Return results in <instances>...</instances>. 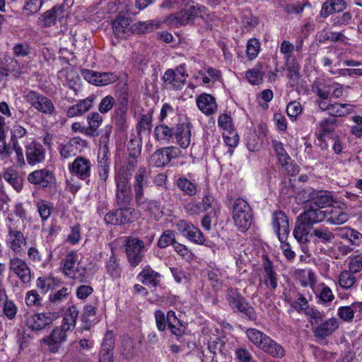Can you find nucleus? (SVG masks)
I'll return each instance as SVG.
<instances>
[{"label":"nucleus","mask_w":362,"mask_h":362,"mask_svg":"<svg viewBox=\"0 0 362 362\" xmlns=\"http://www.w3.org/2000/svg\"><path fill=\"white\" fill-rule=\"evenodd\" d=\"M79 142L77 139L74 138L65 144L60 145L59 153L62 158L64 159L74 156L78 153Z\"/></svg>","instance_id":"c03bdc74"},{"label":"nucleus","mask_w":362,"mask_h":362,"mask_svg":"<svg viewBox=\"0 0 362 362\" xmlns=\"http://www.w3.org/2000/svg\"><path fill=\"white\" fill-rule=\"evenodd\" d=\"M154 235L146 236L144 240L137 238H129L126 243V253L128 262L132 267L137 266L143 259L142 251L146 246H150L153 240Z\"/></svg>","instance_id":"f03ea898"},{"label":"nucleus","mask_w":362,"mask_h":362,"mask_svg":"<svg viewBox=\"0 0 362 362\" xmlns=\"http://www.w3.org/2000/svg\"><path fill=\"white\" fill-rule=\"evenodd\" d=\"M26 134V129L20 125L15 126L12 130L11 144L13 146V149L16 153V164L20 167L25 165V160L23 148L20 146L18 139L23 137Z\"/></svg>","instance_id":"4468645a"},{"label":"nucleus","mask_w":362,"mask_h":362,"mask_svg":"<svg viewBox=\"0 0 362 362\" xmlns=\"http://www.w3.org/2000/svg\"><path fill=\"white\" fill-rule=\"evenodd\" d=\"M272 223L279 240H286L290 233L289 220L281 210L275 211L272 216Z\"/></svg>","instance_id":"0eeeda50"},{"label":"nucleus","mask_w":362,"mask_h":362,"mask_svg":"<svg viewBox=\"0 0 362 362\" xmlns=\"http://www.w3.org/2000/svg\"><path fill=\"white\" fill-rule=\"evenodd\" d=\"M141 138L131 139L127 144V151L129 156L138 157L141 153Z\"/></svg>","instance_id":"774afa93"},{"label":"nucleus","mask_w":362,"mask_h":362,"mask_svg":"<svg viewBox=\"0 0 362 362\" xmlns=\"http://www.w3.org/2000/svg\"><path fill=\"white\" fill-rule=\"evenodd\" d=\"M25 302L28 307H37L41 305L42 297L37 291L30 290L25 295Z\"/></svg>","instance_id":"69168bd1"},{"label":"nucleus","mask_w":362,"mask_h":362,"mask_svg":"<svg viewBox=\"0 0 362 362\" xmlns=\"http://www.w3.org/2000/svg\"><path fill=\"white\" fill-rule=\"evenodd\" d=\"M61 326L52 330L51 334L42 339L43 343L47 344L49 349L52 353L58 351L59 346L66 340V332Z\"/></svg>","instance_id":"f3484780"},{"label":"nucleus","mask_w":362,"mask_h":362,"mask_svg":"<svg viewBox=\"0 0 362 362\" xmlns=\"http://www.w3.org/2000/svg\"><path fill=\"white\" fill-rule=\"evenodd\" d=\"M136 206L148 212L151 215L157 218L163 214L160 204L158 202L145 198L144 203L136 204Z\"/></svg>","instance_id":"a18cd8bd"},{"label":"nucleus","mask_w":362,"mask_h":362,"mask_svg":"<svg viewBox=\"0 0 362 362\" xmlns=\"http://www.w3.org/2000/svg\"><path fill=\"white\" fill-rule=\"evenodd\" d=\"M329 109L328 114L332 117H345L354 110V106L346 103H334Z\"/></svg>","instance_id":"de8ad7c7"},{"label":"nucleus","mask_w":362,"mask_h":362,"mask_svg":"<svg viewBox=\"0 0 362 362\" xmlns=\"http://www.w3.org/2000/svg\"><path fill=\"white\" fill-rule=\"evenodd\" d=\"M175 232L171 230H165L158 241V247L165 248L170 245H174L175 243Z\"/></svg>","instance_id":"e2e57ef3"},{"label":"nucleus","mask_w":362,"mask_h":362,"mask_svg":"<svg viewBox=\"0 0 362 362\" xmlns=\"http://www.w3.org/2000/svg\"><path fill=\"white\" fill-rule=\"evenodd\" d=\"M260 51V43L256 38L250 39L247 45V55L250 59L256 58Z\"/></svg>","instance_id":"338daca9"},{"label":"nucleus","mask_w":362,"mask_h":362,"mask_svg":"<svg viewBox=\"0 0 362 362\" xmlns=\"http://www.w3.org/2000/svg\"><path fill=\"white\" fill-rule=\"evenodd\" d=\"M148 172L146 167H139L134 175L133 183V192L136 204L144 203V199L146 198L144 190L148 187Z\"/></svg>","instance_id":"423d86ee"},{"label":"nucleus","mask_w":362,"mask_h":362,"mask_svg":"<svg viewBox=\"0 0 362 362\" xmlns=\"http://www.w3.org/2000/svg\"><path fill=\"white\" fill-rule=\"evenodd\" d=\"M25 100L37 111L45 115H52L56 109L52 100L35 90L25 93Z\"/></svg>","instance_id":"7ed1b4c3"},{"label":"nucleus","mask_w":362,"mask_h":362,"mask_svg":"<svg viewBox=\"0 0 362 362\" xmlns=\"http://www.w3.org/2000/svg\"><path fill=\"white\" fill-rule=\"evenodd\" d=\"M160 23L156 21H139L132 25L134 31L139 33H149L159 28Z\"/></svg>","instance_id":"5fc2aeb1"},{"label":"nucleus","mask_w":362,"mask_h":362,"mask_svg":"<svg viewBox=\"0 0 362 362\" xmlns=\"http://www.w3.org/2000/svg\"><path fill=\"white\" fill-rule=\"evenodd\" d=\"M88 127L85 130V134L89 136H98V128L103 122V117L98 112H92L87 117Z\"/></svg>","instance_id":"c9c22d12"},{"label":"nucleus","mask_w":362,"mask_h":362,"mask_svg":"<svg viewBox=\"0 0 362 362\" xmlns=\"http://www.w3.org/2000/svg\"><path fill=\"white\" fill-rule=\"evenodd\" d=\"M81 73L88 83L99 86H107L119 79V76L113 72H98L90 69H82Z\"/></svg>","instance_id":"39448f33"},{"label":"nucleus","mask_w":362,"mask_h":362,"mask_svg":"<svg viewBox=\"0 0 362 362\" xmlns=\"http://www.w3.org/2000/svg\"><path fill=\"white\" fill-rule=\"evenodd\" d=\"M156 138L158 140L169 141L173 138L174 133L173 129L165 124H160L156 127L154 130Z\"/></svg>","instance_id":"680f3d73"},{"label":"nucleus","mask_w":362,"mask_h":362,"mask_svg":"<svg viewBox=\"0 0 362 362\" xmlns=\"http://www.w3.org/2000/svg\"><path fill=\"white\" fill-rule=\"evenodd\" d=\"M285 66L287 70L286 76L289 78L290 84L291 86H295L299 78H300V66L294 60H290L289 57H286V62H285Z\"/></svg>","instance_id":"a19ab883"},{"label":"nucleus","mask_w":362,"mask_h":362,"mask_svg":"<svg viewBox=\"0 0 362 362\" xmlns=\"http://www.w3.org/2000/svg\"><path fill=\"white\" fill-rule=\"evenodd\" d=\"M69 294V289L65 287H63L53 294H50L49 297V306L52 307L57 305L60 303L67 300Z\"/></svg>","instance_id":"4d7b16f0"},{"label":"nucleus","mask_w":362,"mask_h":362,"mask_svg":"<svg viewBox=\"0 0 362 362\" xmlns=\"http://www.w3.org/2000/svg\"><path fill=\"white\" fill-rule=\"evenodd\" d=\"M187 74L185 73L183 66H180L175 70L168 69L163 79L167 85H170L173 88L179 90L182 88L186 81Z\"/></svg>","instance_id":"9d476101"},{"label":"nucleus","mask_w":362,"mask_h":362,"mask_svg":"<svg viewBox=\"0 0 362 362\" xmlns=\"http://www.w3.org/2000/svg\"><path fill=\"white\" fill-rule=\"evenodd\" d=\"M346 8L345 0H327L322 6L320 16L327 18L334 13H339Z\"/></svg>","instance_id":"c85d7f7f"},{"label":"nucleus","mask_w":362,"mask_h":362,"mask_svg":"<svg viewBox=\"0 0 362 362\" xmlns=\"http://www.w3.org/2000/svg\"><path fill=\"white\" fill-rule=\"evenodd\" d=\"M78 316V310L74 305L69 307L64 313L62 327L64 329L71 330L75 327Z\"/></svg>","instance_id":"37998d69"},{"label":"nucleus","mask_w":362,"mask_h":362,"mask_svg":"<svg viewBox=\"0 0 362 362\" xmlns=\"http://www.w3.org/2000/svg\"><path fill=\"white\" fill-rule=\"evenodd\" d=\"M58 317L57 313H40L30 316L26 321L28 328L33 331H40Z\"/></svg>","instance_id":"1a4fd4ad"},{"label":"nucleus","mask_w":362,"mask_h":362,"mask_svg":"<svg viewBox=\"0 0 362 362\" xmlns=\"http://www.w3.org/2000/svg\"><path fill=\"white\" fill-rule=\"evenodd\" d=\"M9 269L16 274L20 280L28 284L31 280V272L25 261L18 257L11 258L9 261Z\"/></svg>","instance_id":"ddd939ff"},{"label":"nucleus","mask_w":362,"mask_h":362,"mask_svg":"<svg viewBox=\"0 0 362 362\" xmlns=\"http://www.w3.org/2000/svg\"><path fill=\"white\" fill-rule=\"evenodd\" d=\"M312 226L298 216L296 221L293 235L298 242L304 243L308 241V235Z\"/></svg>","instance_id":"2f4dec72"},{"label":"nucleus","mask_w":362,"mask_h":362,"mask_svg":"<svg viewBox=\"0 0 362 362\" xmlns=\"http://www.w3.org/2000/svg\"><path fill=\"white\" fill-rule=\"evenodd\" d=\"M339 327L337 318L332 317L325 320L313 328V332L317 341H322L332 335Z\"/></svg>","instance_id":"2eb2a0df"},{"label":"nucleus","mask_w":362,"mask_h":362,"mask_svg":"<svg viewBox=\"0 0 362 362\" xmlns=\"http://www.w3.org/2000/svg\"><path fill=\"white\" fill-rule=\"evenodd\" d=\"M333 202L334 198L332 192L328 191H319L313 195L310 204H312L317 208L322 209L324 207L329 206Z\"/></svg>","instance_id":"4c0bfd02"},{"label":"nucleus","mask_w":362,"mask_h":362,"mask_svg":"<svg viewBox=\"0 0 362 362\" xmlns=\"http://www.w3.org/2000/svg\"><path fill=\"white\" fill-rule=\"evenodd\" d=\"M37 207L42 220H47L54 210V207L52 204L43 200L39 201L37 203Z\"/></svg>","instance_id":"0e129e2a"},{"label":"nucleus","mask_w":362,"mask_h":362,"mask_svg":"<svg viewBox=\"0 0 362 362\" xmlns=\"http://www.w3.org/2000/svg\"><path fill=\"white\" fill-rule=\"evenodd\" d=\"M78 259L77 253L70 252L63 259V271L65 274L71 278H76L75 264Z\"/></svg>","instance_id":"79ce46f5"},{"label":"nucleus","mask_w":362,"mask_h":362,"mask_svg":"<svg viewBox=\"0 0 362 362\" xmlns=\"http://www.w3.org/2000/svg\"><path fill=\"white\" fill-rule=\"evenodd\" d=\"M97 308L92 305H86L83 308L81 315L82 321L86 324V329H89L92 322L95 320Z\"/></svg>","instance_id":"13d9d810"},{"label":"nucleus","mask_w":362,"mask_h":362,"mask_svg":"<svg viewBox=\"0 0 362 362\" xmlns=\"http://www.w3.org/2000/svg\"><path fill=\"white\" fill-rule=\"evenodd\" d=\"M272 146L280 165H286L291 160V157L286 153L284 144L279 141L272 140Z\"/></svg>","instance_id":"603ef678"},{"label":"nucleus","mask_w":362,"mask_h":362,"mask_svg":"<svg viewBox=\"0 0 362 362\" xmlns=\"http://www.w3.org/2000/svg\"><path fill=\"white\" fill-rule=\"evenodd\" d=\"M286 301L298 312H300L308 308V300L296 290H290L288 296H286Z\"/></svg>","instance_id":"cd10ccee"},{"label":"nucleus","mask_w":362,"mask_h":362,"mask_svg":"<svg viewBox=\"0 0 362 362\" xmlns=\"http://www.w3.org/2000/svg\"><path fill=\"white\" fill-rule=\"evenodd\" d=\"M174 135L180 147L186 148L190 145L191 127L188 123L178 124Z\"/></svg>","instance_id":"a878e982"},{"label":"nucleus","mask_w":362,"mask_h":362,"mask_svg":"<svg viewBox=\"0 0 362 362\" xmlns=\"http://www.w3.org/2000/svg\"><path fill=\"white\" fill-rule=\"evenodd\" d=\"M173 149V147H167L154 152L150 158L151 164L156 167H163L168 164L172 158Z\"/></svg>","instance_id":"c756f323"},{"label":"nucleus","mask_w":362,"mask_h":362,"mask_svg":"<svg viewBox=\"0 0 362 362\" xmlns=\"http://www.w3.org/2000/svg\"><path fill=\"white\" fill-rule=\"evenodd\" d=\"M356 273L351 269L341 271L337 276L338 284L343 290H349L355 288L357 284V279L355 276Z\"/></svg>","instance_id":"f704fd0d"},{"label":"nucleus","mask_w":362,"mask_h":362,"mask_svg":"<svg viewBox=\"0 0 362 362\" xmlns=\"http://www.w3.org/2000/svg\"><path fill=\"white\" fill-rule=\"evenodd\" d=\"M299 216L311 226L325 219L324 210L314 206L312 204Z\"/></svg>","instance_id":"b1692460"},{"label":"nucleus","mask_w":362,"mask_h":362,"mask_svg":"<svg viewBox=\"0 0 362 362\" xmlns=\"http://www.w3.org/2000/svg\"><path fill=\"white\" fill-rule=\"evenodd\" d=\"M62 13L60 7L54 6L50 10L43 13L38 18V24L45 28L55 25L59 16Z\"/></svg>","instance_id":"72a5a7b5"},{"label":"nucleus","mask_w":362,"mask_h":362,"mask_svg":"<svg viewBox=\"0 0 362 362\" xmlns=\"http://www.w3.org/2000/svg\"><path fill=\"white\" fill-rule=\"evenodd\" d=\"M313 234L324 244L332 242L334 238V233L327 227L317 228L313 230Z\"/></svg>","instance_id":"6e6d98bb"},{"label":"nucleus","mask_w":362,"mask_h":362,"mask_svg":"<svg viewBox=\"0 0 362 362\" xmlns=\"http://www.w3.org/2000/svg\"><path fill=\"white\" fill-rule=\"evenodd\" d=\"M177 226L179 231L189 240L199 245L204 244L205 241L204 236L197 227L185 220L180 221L177 223Z\"/></svg>","instance_id":"f8f14e48"},{"label":"nucleus","mask_w":362,"mask_h":362,"mask_svg":"<svg viewBox=\"0 0 362 362\" xmlns=\"http://www.w3.org/2000/svg\"><path fill=\"white\" fill-rule=\"evenodd\" d=\"M25 242V239L23 234L16 229L9 227L7 243L8 247L13 252H19L21 247V245Z\"/></svg>","instance_id":"e433bc0d"},{"label":"nucleus","mask_w":362,"mask_h":362,"mask_svg":"<svg viewBox=\"0 0 362 362\" xmlns=\"http://www.w3.org/2000/svg\"><path fill=\"white\" fill-rule=\"evenodd\" d=\"M131 176V173H127L124 168L119 169L115 177L117 192H131V185L129 183V179Z\"/></svg>","instance_id":"ea45409f"},{"label":"nucleus","mask_w":362,"mask_h":362,"mask_svg":"<svg viewBox=\"0 0 362 362\" xmlns=\"http://www.w3.org/2000/svg\"><path fill=\"white\" fill-rule=\"evenodd\" d=\"M160 277V274L153 270L149 266L145 267L138 275V278L143 284L151 287L158 286Z\"/></svg>","instance_id":"7c9ffc66"},{"label":"nucleus","mask_w":362,"mask_h":362,"mask_svg":"<svg viewBox=\"0 0 362 362\" xmlns=\"http://www.w3.org/2000/svg\"><path fill=\"white\" fill-rule=\"evenodd\" d=\"M115 346V339L112 332H107L99 353L98 362H113L112 349Z\"/></svg>","instance_id":"aec40b11"},{"label":"nucleus","mask_w":362,"mask_h":362,"mask_svg":"<svg viewBox=\"0 0 362 362\" xmlns=\"http://www.w3.org/2000/svg\"><path fill=\"white\" fill-rule=\"evenodd\" d=\"M112 29L117 37L126 38L132 29V27H130V19L119 15L112 23Z\"/></svg>","instance_id":"393cba45"},{"label":"nucleus","mask_w":362,"mask_h":362,"mask_svg":"<svg viewBox=\"0 0 362 362\" xmlns=\"http://www.w3.org/2000/svg\"><path fill=\"white\" fill-rule=\"evenodd\" d=\"M90 162L88 158L78 156L69 166V170L71 173L76 175L81 180H86L90 175Z\"/></svg>","instance_id":"a211bd4d"},{"label":"nucleus","mask_w":362,"mask_h":362,"mask_svg":"<svg viewBox=\"0 0 362 362\" xmlns=\"http://www.w3.org/2000/svg\"><path fill=\"white\" fill-rule=\"evenodd\" d=\"M117 213L118 225L132 223L140 217L139 211L130 207H119Z\"/></svg>","instance_id":"473e14b6"},{"label":"nucleus","mask_w":362,"mask_h":362,"mask_svg":"<svg viewBox=\"0 0 362 362\" xmlns=\"http://www.w3.org/2000/svg\"><path fill=\"white\" fill-rule=\"evenodd\" d=\"M119 351L127 358L133 357L136 352L133 339L128 336H124L122 339Z\"/></svg>","instance_id":"3c124183"},{"label":"nucleus","mask_w":362,"mask_h":362,"mask_svg":"<svg viewBox=\"0 0 362 362\" xmlns=\"http://www.w3.org/2000/svg\"><path fill=\"white\" fill-rule=\"evenodd\" d=\"M207 15V9L204 6L192 5L188 8L170 14L164 19V23L169 26L178 28L192 22L196 18H203Z\"/></svg>","instance_id":"f257e3e1"},{"label":"nucleus","mask_w":362,"mask_h":362,"mask_svg":"<svg viewBox=\"0 0 362 362\" xmlns=\"http://www.w3.org/2000/svg\"><path fill=\"white\" fill-rule=\"evenodd\" d=\"M153 110H149L148 113L142 115L137 123L136 130L139 136L141 134L148 136L150 134L152 128Z\"/></svg>","instance_id":"58836bf2"},{"label":"nucleus","mask_w":362,"mask_h":362,"mask_svg":"<svg viewBox=\"0 0 362 362\" xmlns=\"http://www.w3.org/2000/svg\"><path fill=\"white\" fill-rule=\"evenodd\" d=\"M259 349L275 358H282L286 354L284 348L270 337L266 338Z\"/></svg>","instance_id":"4be33fe9"},{"label":"nucleus","mask_w":362,"mask_h":362,"mask_svg":"<svg viewBox=\"0 0 362 362\" xmlns=\"http://www.w3.org/2000/svg\"><path fill=\"white\" fill-rule=\"evenodd\" d=\"M4 180L7 181L18 192L23 187V180L14 170L7 169L3 175Z\"/></svg>","instance_id":"8fccbe9b"},{"label":"nucleus","mask_w":362,"mask_h":362,"mask_svg":"<svg viewBox=\"0 0 362 362\" xmlns=\"http://www.w3.org/2000/svg\"><path fill=\"white\" fill-rule=\"evenodd\" d=\"M28 180L31 184L45 188L50 186L54 182L55 177L53 172L47 168H43L29 173Z\"/></svg>","instance_id":"9b49d317"},{"label":"nucleus","mask_w":362,"mask_h":362,"mask_svg":"<svg viewBox=\"0 0 362 362\" xmlns=\"http://www.w3.org/2000/svg\"><path fill=\"white\" fill-rule=\"evenodd\" d=\"M262 266L264 272V284L269 289L274 291L277 287L278 275L273 264L268 258H266Z\"/></svg>","instance_id":"5701e85b"},{"label":"nucleus","mask_w":362,"mask_h":362,"mask_svg":"<svg viewBox=\"0 0 362 362\" xmlns=\"http://www.w3.org/2000/svg\"><path fill=\"white\" fill-rule=\"evenodd\" d=\"M106 269L112 278L118 279L121 276L122 268L119 265V259L113 251H112L110 257L106 262Z\"/></svg>","instance_id":"49530a36"},{"label":"nucleus","mask_w":362,"mask_h":362,"mask_svg":"<svg viewBox=\"0 0 362 362\" xmlns=\"http://www.w3.org/2000/svg\"><path fill=\"white\" fill-rule=\"evenodd\" d=\"M339 238L347 240L352 245L362 243V233L350 227H340L336 229Z\"/></svg>","instance_id":"bb28decb"},{"label":"nucleus","mask_w":362,"mask_h":362,"mask_svg":"<svg viewBox=\"0 0 362 362\" xmlns=\"http://www.w3.org/2000/svg\"><path fill=\"white\" fill-rule=\"evenodd\" d=\"M262 65L258 64L252 69L247 71L246 77L250 83L256 85L262 81L263 72L262 71Z\"/></svg>","instance_id":"052dcab7"},{"label":"nucleus","mask_w":362,"mask_h":362,"mask_svg":"<svg viewBox=\"0 0 362 362\" xmlns=\"http://www.w3.org/2000/svg\"><path fill=\"white\" fill-rule=\"evenodd\" d=\"M178 188L188 196H194L197 193V186L187 178L180 177L177 181Z\"/></svg>","instance_id":"bf43d9fd"},{"label":"nucleus","mask_w":362,"mask_h":362,"mask_svg":"<svg viewBox=\"0 0 362 362\" xmlns=\"http://www.w3.org/2000/svg\"><path fill=\"white\" fill-rule=\"evenodd\" d=\"M246 334L248 339L259 349L262 346L266 338L269 337L264 332L255 328L248 329L246 331Z\"/></svg>","instance_id":"864d4df0"},{"label":"nucleus","mask_w":362,"mask_h":362,"mask_svg":"<svg viewBox=\"0 0 362 362\" xmlns=\"http://www.w3.org/2000/svg\"><path fill=\"white\" fill-rule=\"evenodd\" d=\"M197 107L206 115H211L217 111V104L214 96L202 93L196 100Z\"/></svg>","instance_id":"412c9836"},{"label":"nucleus","mask_w":362,"mask_h":362,"mask_svg":"<svg viewBox=\"0 0 362 362\" xmlns=\"http://www.w3.org/2000/svg\"><path fill=\"white\" fill-rule=\"evenodd\" d=\"M25 163L35 166L45 161L46 151L40 143L33 141L25 146Z\"/></svg>","instance_id":"6e6552de"},{"label":"nucleus","mask_w":362,"mask_h":362,"mask_svg":"<svg viewBox=\"0 0 362 362\" xmlns=\"http://www.w3.org/2000/svg\"><path fill=\"white\" fill-rule=\"evenodd\" d=\"M325 219L331 224L340 225L349 220V216L346 211L345 204L332 206L324 210Z\"/></svg>","instance_id":"dca6fc26"},{"label":"nucleus","mask_w":362,"mask_h":362,"mask_svg":"<svg viewBox=\"0 0 362 362\" xmlns=\"http://www.w3.org/2000/svg\"><path fill=\"white\" fill-rule=\"evenodd\" d=\"M95 95H90L83 100H81L77 104L71 106L66 111L68 117H79L87 112L93 106L95 99Z\"/></svg>","instance_id":"6ab92c4d"},{"label":"nucleus","mask_w":362,"mask_h":362,"mask_svg":"<svg viewBox=\"0 0 362 362\" xmlns=\"http://www.w3.org/2000/svg\"><path fill=\"white\" fill-rule=\"evenodd\" d=\"M233 218L235 225L241 229L245 230L251 224L252 214L250 207L243 199H237L233 207Z\"/></svg>","instance_id":"20e7f679"},{"label":"nucleus","mask_w":362,"mask_h":362,"mask_svg":"<svg viewBox=\"0 0 362 362\" xmlns=\"http://www.w3.org/2000/svg\"><path fill=\"white\" fill-rule=\"evenodd\" d=\"M347 37L342 33L322 30L319 35V41L326 42L327 41L346 43Z\"/></svg>","instance_id":"09e8293b"}]
</instances>
